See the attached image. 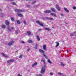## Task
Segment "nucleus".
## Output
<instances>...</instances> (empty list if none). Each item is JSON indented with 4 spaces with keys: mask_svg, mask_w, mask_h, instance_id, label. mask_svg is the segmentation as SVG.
I'll use <instances>...</instances> for the list:
<instances>
[{
    "mask_svg": "<svg viewBox=\"0 0 76 76\" xmlns=\"http://www.w3.org/2000/svg\"><path fill=\"white\" fill-rule=\"evenodd\" d=\"M43 63L45 64V65L44 66H43L41 69V73L42 74H44V73H45V70H46V64H45V61H44Z\"/></svg>",
    "mask_w": 76,
    "mask_h": 76,
    "instance_id": "obj_1",
    "label": "nucleus"
},
{
    "mask_svg": "<svg viewBox=\"0 0 76 76\" xmlns=\"http://www.w3.org/2000/svg\"><path fill=\"white\" fill-rule=\"evenodd\" d=\"M14 42H15L14 41H11L8 43V45L9 46H11V45H12L13 44Z\"/></svg>",
    "mask_w": 76,
    "mask_h": 76,
    "instance_id": "obj_2",
    "label": "nucleus"
},
{
    "mask_svg": "<svg viewBox=\"0 0 76 76\" xmlns=\"http://www.w3.org/2000/svg\"><path fill=\"white\" fill-rule=\"evenodd\" d=\"M36 22L38 24H39V25H40V26H44V24L40 23L39 21H36Z\"/></svg>",
    "mask_w": 76,
    "mask_h": 76,
    "instance_id": "obj_3",
    "label": "nucleus"
},
{
    "mask_svg": "<svg viewBox=\"0 0 76 76\" xmlns=\"http://www.w3.org/2000/svg\"><path fill=\"white\" fill-rule=\"evenodd\" d=\"M56 7L58 11H60V8L59 7L58 4H57L56 5Z\"/></svg>",
    "mask_w": 76,
    "mask_h": 76,
    "instance_id": "obj_4",
    "label": "nucleus"
},
{
    "mask_svg": "<svg viewBox=\"0 0 76 76\" xmlns=\"http://www.w3.org/2000/svg\"><path fill=\"white\" fill-rule=\"evenodd\" d=\"M47 46L46 45H44L43 46V49L45 51H46L47 50Z\"/></svg>",
    "mask_w": 76,
    "mask_h": 76,
    "instance_id": "obj_5",
    "label": "nucleus"
},
{
    "mask_svg": "<svg viewBox=\"0 0 76 76\" xmlns=\"http://www.w3.org/2000/svg\"><path fill=\"white\" fill-rule=\"evenodd\" d=\"M50 15H52L53 16V17H57V15L53 13H50Z\"/></svg>",
    "mask_w": 76,
    "mask_h": 76,
    "instance_id": "obj_6",
    "label": "nucleus"
},
{
    "mask_svg": "<svg viewBox=\"0 0 76 76\" xmlns=\"http://www.w3.org/2000/svg\"><path fill=\"white\" fill-rule=\"evenodd\" d=\"M39 51L40 53H45L44 51L41 49H39Z\"/></svg>",
    "mask_w": 76,
    "mask_h": 76,
    "instance_id": "obj_7",
    "label": "nucleus"
},
{
    "mask_svg": "<svg viewBox=\"0 0 76 76\" xmlns=\"http://www.w3.org/2000/svg\"><path fill=\"white\" fill-rule=\"evenodd\" d=\"M38 64V63H37V62H35L32 65V67H35V66H36V65H37V64Z\"/></svg>",
    "mask_w": 76,
    "mask_h": 76,
    "instance_id": "obj_8",
    "label": "nucleus"
},
{
    "mask_svg": "<svg viewBox=\"0 0 76 76\" xmlns=\"http://www.w3.org/2000/svg\"><path fill=\"white\" fill-rule=\"evenodd\" d=\"M47 19H48V20H54V19L52 18H49V17H47Z\"/></svg>",
    "mask_w": 76,
    "mask_h": 76,
    "instance_id": "obj_9",
    "label": "nucleus"
},
{
    "mask_svg": "<svg viewBox=\"0 0 76 76\" xmlns=\"http://www.w3.org/2000/svg\"><path fill=\"white\" fill-rule=\"evenodd\" d=\"M27 33L29 35H32V34H31V32L30 31H27Z\"/></svg>",
    "mask_w": 76,
    "mask_h": 76,
    "instance_id": "obj_10",
    "label": "nucleus"
},
{
    "mask_svg": "<svg viewBox=\"0 0 76 76\" xmlns=\"http://www.w3.org/2000/svg\"><path fill=\"white\" fill-rule=\"evenodd\" d=\"M51 12V11L50 10H46L44 12V13H50Z\"/></svg>",
    "mask_w": 76,
    "mask_h": 76,
    "instance_id": "obj_11",
    "label": "nucleus"
},
{
    "mask_svg": "<svg viewBox=\"0 0 76 76\" xmlns=\"http://www.w3.org/2000/svg\"><path fill=\"white\" fill-rule=\"evenodd\" d=\"M64 10L67 13H69V11L68 10H67V8L64 7Z\"/></svg>",
    "mask_w": 76,
    "mask_h": 76,
    "instance_id": "obj_12",
    "label": "nucleus"
},
{
    "mask_svg": "<svg viewBox=\"0 0 76 76\" xmlns=\"http://www.w3.org/2000/svg\"><path fill=\"white\" fill-rule=\"evenodd\" d=\"M37 39L38 41H40V38H39V36L38 35H37Z\"/></svg>",
    "mask_w": 76,
    "mask_h": 76,
    "instance_id": "obj_13",
    "label": "nucleus"
},
{
    "mask_svg": "<svg viewBox=\"0 0 76 76\" xmlns=\"http://www.w3.org/2000/svg\"><path fill=\"white\" fill-rule=\"evenodd\" d=\"M5 23L7 25H9V22L7 20H6L5 22Z\"/></svg>",
    "mask_w": 76,
    "mask_h": 76,
    "instance_id": "obj_14",
    "label": "nucleus"
},
{
    "mask_svg": "<svg viewBox=\"0 0 76 76\" xmlns=\"http://www.w3.org/2000/svg\"><path fill=\"white\" fill-rule=\"evenodd\" d=\"M50 9L51 10H52V12H56V10H55V9H54L53 8H51Z\"/></svg>",
    "mask_w": 76,
    "mask_h": 76,
    "instance_id": "obj_15",
    "label": "nucleus"
},
{
    "mask_svg": "<svg viewBox=\"0 0 76 76\" xmlns=\"http://www.w3.org/2000/svg\"><path fill=\"white\" fill-rule=\"evenodd\" d=\"M1 54L2 56H4V57H5V58H7V56H6V55L3 53H2Z\"/></svg>",
    "mask_w": 76,
    "mask_h": 76,
    "instance_id": "obj_16",
    "label": "nucleus"
},
{
    "mask_svg": "<svg viewBox=\"0 0 76 76\" xmlns=\"http://www.w3.org/2000/svg\"><path fill=\"white\" fill-rule=\"evenodd\" d=\"M15 12H19V10L18 9H15Z\"/></svg>",
    "mask_w": 76,
    "mask_h": 76,
    "instance_id": "obj_17",
    "label": "nucleus"
},
{
    "mask_svg": "<svg viewBox=\"0 0 76 76\" xmlns=\"http://www.w3.org/2000/svg\"><path fill=\"white\" fill-rule=\"evenodd\" d=\"M48 63H50V64H51V63H52V62L50 61V59H48Z\"/></svg>",
    "mask_w": 76,
    "mask_h": 76,
    "instance_id": "obj_18",
    "label": "nucleus"
},
{
    "mask_svg": "<svg viewBox=\"0 0 76 76\" xmlns=\"http://www.w3.org/2000/svg\"><path fill=\"white\" fill-rule=\"evenodd\" d=\"M18 16H19L20 17H22V16H23L22 14H18Z\"/></svg>",
    "mask_w": 76,
    "mask_h": 76,
    "instance_id": "obj_19",
    "label": "nucleus"
},
{
    "mask_svg": "<svg viewBox=\"0 0 76 76\" xmlns=\"http://www.w3.org/2000/svg\"><path fill=\"white\" fill-rule=\"evenodd\" d=\"M28 43H32V42L33 41L31 40H28Z\"/></svg>",
    "mask_w": 76,
    "mask_h": 76,
    "instance_id": "obj_20",
    "label": "nucleus"
},
{
    "mask_svg": "<svg viewBox=\"0 0 76 76\" xmlns=\"http://www.w3.org/2000/svg\"><path fill=\"white\" fill-rule=\"evenodd\" d=\"M59 44H60V43H59V42H56V47H58V45H59Z\"/></svg>",
    "mask_w": 76,
    "mask_h": 76,
    "instance_id": "obj_21",
    "label": "nucleus"
},
{
    "mask_svg": "<svg viewBox=\"0 0 76 76\" xmlns=\"http://www.w3.org/2000/svg\"><path fill=\"white\" fill-rule=\"evenodd\" d=\"M6 28V26L2 25V26H1V28Z\"/></svg>",
    "mask_w": 76,
    "mask_h": 76,
    "instance_id": "obj_22",
    "label": "nucleus"
},
{
    "mask_svg": "<svg viewBox=\"0 0 76 76\" xmlns=\"http://www.w3.org/2000/svg\"><path fill=\"white\" fill-rule=\"evenodd\" d=\"M75 35V34H71L70 36H71V37H73V36H75V35ZM75 36H76V34H75Z\"/></svg>",
    "mask_w": 76,
    "mask_h": 76,
    "instance_id": "obj_23",
    "label": "nucleus"
},
{
    "mask_svg": "<svg viewBox=\"0 0 76 76\" xmlns=\"http://www.w3.org/2000/svg\"><path fill=\"white\" fill-rule=\"evenodd\" d=\"M43 57H45V58H46V59H47V58H48L47 56H46V55H45V54H43Z\"/></svg>",
    "mask_w": 76,
    "mask_h": 76,
    "instance_id": "obj_24",
    "label": "nucleus"
},
{
    "mask_svg": "<svg viewBox=\"0 0 76 76\" xmlns=\"http://www.w3.org/2000/svg\"><path fill=\"white\" fill-rule=\"evenodd\" d=\"M24 11V10H19V12H23Z\"/></svg>",
    "mask_w": 76,
    "mask_h": 76,
    "instance_id": "obj_25",
    "label": "nucleus"
},
{
    "mask_svg": "<svg viewBox=\"0 0 76 76\" xmlns=\"http://www.w3.org/2000/svg\"><path fill=\"white\" fill-rule=\"evenodd\" d=\"M45 30H47L48 31H50V29L49 28H45Z\"/></svg>",
    "mask_w": 76,
    "mask_h": 76,
    "instance_id": "obj_26",
    "label": "nucleus"
},
{
    "mask_svg": "<svg viewBox=\"0 0 76 76\" xmlns=\"http://www.w3.org/2000/svg\"><path fill=\"white\" fill-rule=\"evenodd\" d=\"M17 23H18V24H20V21H19V20H18V21H17Z\"/></svg>",
    "mask_w": 76,
    "mask_h": 76,
    "instance_id": "obj_27",
    "label": "nucleus"
},
{
    "mask_svg": "<svg viewBox=\"0 0 76 76\" xmlns=\"http://www.w3.org/2000/svg\"><path fill=\"white\" fill-rule=\"evenodd\" d=\"M23 23L24 25H26V22L25 20L23 21Z\"/></svg>",
    "mask_w": 76,
    "mask_h": 76,
    "instance_id": "obj_28",
    "label": "nucleus"
},
{
    "mask_svg": "<svg viewBox=\"0 0 76 76\" xmlns=\"http://www.w3.org/2000/svg\"><path fill=\"white\" fill-rule=\"evenodd\" d=\"M12 5H16V3L15 2H13L12 3Z\"/></svg>",
    "mask_w": 76,
    "mask_h": 76,
    "instance_id": "obj_29",
    "label": "nucleus"
},
{
    "mask_svg": "<svg viewBox=\"0 0 76 76\" xmlns=\"http://www.w3.org/2000/svg\"><path fill=\"white\" fill-rule=\"evenodd\" d=\"M10 60L11 61V62H13V61H15V60L13 59H11Z\"/></svg>",
    "mask_w": 76,
    "mask_h": 76,
    "instance_id": "obj_30",
    "label": "nucleus"
},
{
    "mask_svg": "<svg viewBox=\"0 0 76 76\" xmlns=\"http://www.w3.org/2000/svg\"><path fill=\"white\" fill-rule=\"evenodd\" d=\"M22 56H23L22 55H20L19 57V58H22Z\"/></svg>",
    "mask_w": 76,
    "mask_h": 76,
    "instance_id": "obj_31",
    "label": "nucleus"
},
{
    "mask_svg": "<svg viewBox=\"0 0 76 76\" xmlns=\"http://www.w3.org/2000/svg\"><path fill=\"white\" fill-rule=\"evenodd\" d=\"M11 19L12 21H14V18H11Z\"/></svg>",
    "mask_w": 76,
    "mask_h": 76,
    "instance_id": "obj_32",
    "label": "nucleus"
},
{
    "mask_svg": "<svg viewBox=\"0 0 76 76\" xmlns=\"http://www.w3.org/2000/svg\"><path fill=\"white\" fill-rule=\"evenodd\" d=\"M61 64L62 66H64V64H63V63L61 62Z\"/></svg>",
    "mask_w": 76,
    "mask_h": 76,
    "instance_id": "obj_33",
    "label": "nucleus"
},
{
    "mask_svg": "<svg viewBox=\"0 0 76 76\" xmlns=\"http://www.w3.org/2000/svg\"><path fill=\"white\" fill-rule=\"evenodd\" d=\"M58 75H63V73H61L60 72H59L58 73Z\"/></svg>",
    "mask_w": 76,
    "mask_h": 76,
    "instance_id": "obj_34",
    "label": "nucleus"
},
{
    "mask_svg": "<svg viewBox=\"0 0 76 76\" xmlns=\"http://www.w3.org/2000/svg\"><path fill=\"white\" fill-rule=\"evenodd\" d=\"M73 9L75 10L76 9V7H75V6L73 7Z\"/></svg>",
    "mask_w": 76,
    "mask_h": 76,
    "instance_id": "obj_35",
    "label": "nucleus"
},
{
    "mask_svg": "<svg viewBox=\"0 0 76 76\" xmlns=\"http://www.w3.org/2000/svg\"><path fill=\"white\" fill-rule=\"evenodd\" d=\"M7 62L8 63H11L10 60H9L8 61H7Z\"/></svg>",
    "mask_w": 76,
    "mask_h": 76,
    "instance_id": "obj_36",
    "label": "nucleus"
},
{
    "mask_svg": "<svg viewBox=\"0 0 76 76\" xmlns=\"http://www.w3.org/2000/svg\"><path fill=\"white\" fill-rule=\"evenodd\" d=\"M29 50H30V49H27V51H29Z\"/></svg>",
    "mask_w": 76,
    "mask_h": 76,
    "instance_id": "obj_37",
    "label": "nucleus"
},
{
    "mask_svg": "<svg viewBox=\"0 0 76 76\" xmlns=\"http://www.w3.org/2000/svg\"><path fill=\"white\" fill-rule=\"evenodd\" d=\"M36 3V1H34L33 2H32V4H34Z\"/></svg>",
    "mask_w": 76,
    "mask_h": 76,
    "instance_id": "obj_38",
    "label": "nucleus"
},
{
    "mask_svg": "<svg viewBox=\"0 0 76 76\" xmlns=\"http://www.w3.org/2000/svg\"><path fill=\"white\" fill-rule=\"evenodd\" d=\"M44 61H45V60H43V59H42L41 60V61H42V62Z\"/></svg>",
    "mask_w": 76,
    "mask_h": 76,
    "instance_id": "obj_39",
    "label": "nucleus"
},
{
    "mask_svg": "<svg viewBox=\"0 0 76 76\" xmlns=\"http://www.w3.org/2000/svg\"><path fill=\"white\" fill-rule=\"evenodd\" d=\"M15 33H16V34H18V31L17 30L15 31Z\"/></svg>",
    "mask_w": 76,
    "mask_h": 76,
    "instance_id": "obj_40",
    "label": "nucleus"
},
{
    "mask_svg": "<svg viewBox=\"0 0 76 76\" xmlns=\"http://www.w3.org/2000/svg\"><path fill=\"white\" fill-rule=\"evenodd\" d=\"M76 33V31H74L73 32V34H74V35Z\"/></svg>",
    "mask_w": 76,
    "mask_h": 76,
    "instance_id": "obj_41",
    "label": "nucleus"
},
{
    "mask_svg": "<svg viewBox=\"0 0 76 76\" xmlns=\"http://www.w3.org/2000/svg\"><path fill=\"white\" fill-rule=\"evenodd\" d=\"M27 7H28V8L30 7H31V6H30V5H28L27 6Z\"/></svg>",
    "mask_w": 76,
    "mask_h": 76,
    "instance_id": "obj_42",
    "label": "nucleus"
},
{
    "mask_svg": "<svg viewBox=\"0 0 76 76\" xmlns=\"http://www.w3.org/2000/svg\"><path fill=\"white\" fill-rule=\"evenodd\" d=\"M11 28L12 29H14V28H13V27H11Z\"/></svg>",
    "mask_w": 76,
    "mask_h": 76,
    "instance_id": "obj_43",
    "label": "nucleus"
},
{
    "mask_svg": "<svg viewBox=\"0 0 76 76\" xmlns=\"http://www.w3.org/2000/svg\"><path fill=\"white\" fill-rule=\"evenodd\" d=\"M38 76H42V75H41V74H40V75H39Z\"/></svg>",
    "mask_w": 76,
    "mask_h": 76,
    "instance_id": "obj_44",
    "label": "nucleus"
},
{
    "mask_svg": "<svg viewBox=\"0 0 76 76\" xmlns=\"http://www.w3.org/2000/svg\"><path fill=\"white\" fill-rule=\"evenodd\" d=\"M37 43H36V46H35V47H37Z\"/></svg>",
    "mask_w": 76,
    "mask_h": 76,
    "instance_id": "obj_45",
    "label": "nucleus"
},
{
    "mask_svg": "<svg viewBox=\"0 0 76 76\" xmlns=\"http://www.w3.org/2000/svg\"><path fill=\"white\" fill-rule=\"evenodd\" d=\"M18 76H22V75H20V74H18Z\"/></svg>",
    "mask_w": 76,
    "mask_h": 76,
    "instance_id": "obj_46",
    "label": "nucleus"
},
{
    "mask_svg": "<svg viewBox=\"0 0 76 76\" xmlns=\"http://www.w3.org/2000/svg\"><path fill=\"white\" fill-rule=\"evenodd\" d=\"M8 30L9 31H11V29H10V28H8Z\"/></svg>",
    "mask_w": 76,
    "mask_h": 76,
    "instance_id": "obj_47",
    "label": "nucleus"
},
{
    "mask_svg": "<svg viewBox=\"0 0 76 76\" xmlns=\"http://www.w3.org/2000/svg\"><path fill=\"white\" fill-rule=\"evenodd\" d=\"M69 50H66V51H67V53H69Z\"/></svg>",
    "mask_w": 76,
    "mask_h": 76,
    "instance_id": "obj_48",
    "label": "nucleus"
},
{
    "mask_svg": "<svg viewBox=\"0 0 76 76\" xmlns=\"http://www.w3.org/2000/svg\"><path fill=\"white\" fill-rule=\"evenodd\" d=\"M21 43H25V42H23V41H22L21 42Z\"/></svg>",
    "mask_w": 76,
    "mask_h": 76,
    "instance_id": "obj_49",
    "label": "nucleus"
},
{
    "mask_svg": "<svg viewBox=\"0 0 76 76\" xmlns=\"http://www.w3.org/2000/svg\"><path fill=\"white\" fill-rule=\"evenodd\" d=\"M50 74L51 75H53V73H50Z\"/></svg>",
    "mask_w": 76,
    "mask_h": 76,
    "instance_id": "obj_50",
    "label": "nucleus"
},
{
    "mask_svg": "<svg viewBox=\"0 0 76 76\" xmlns=\"http://www.w3.org/2000/svg\"><path fill=\"white\" fill-rule=\"evenodd\" d=\"M1 15H3V13H1Z\"/></svg>",
    "mask_w": 76,
    "mask_h": 76,
    "instance_id": "obj_51",
    "label": "nucleus"
},
{
    "mask_svg": "<svg viewBox=\"0 0 76 76\" xmlns=\"http://www.w3.org/2000/svg\"><path fill=\"white\" fill-rule=\"evenodd\" d=\"M61 16H63V14H61Z\"/></svg>",
    "mask_w": 76,
    "mask_h": 76,
    "instance_id": "obj_52",
    "label": "nucleus"
},
{
    "mask_svg": "<svg viewBox=\"0 0 76 76\" xmlns=\"http://www.w3.org/2000/svg\"><path fill=\"white\" fill-rule=\"evenodd\" d=\"M41 29H39V31H41Z\"/></svg>",
    "mask_w": 76,
    "mask_h": 76,
    "instance_id": "obj_53",
    "label": "nucleus"
},
{
    "mask_svg": "<svg viewBox=\"0 0 76 76\" xmlns=\"http://www.w3.org/2000/svg\"><path fill=\"white\" fill-rule=\"evenodd\" d=\"M35 49H37V47H35Z\"/></svg>",
    "mask_w": 76,
    "mask_h": 76,
    "instance_id": "obj_54",
    "label": "nucleus"
},
{
    "mask_svg": "<svg viewBox=\"0 0 76 76\" xmlns=\"http://www.w3.org/2000/svg\"><path fill=\"white\" fill-rule=\"evenodd\" d=\"M9 1H13V0H8Z\"/></svg>",
    "mask_w": 76,
    "mask_h": 76,
    "instance_id": "obj_55",
    "label": "nucleus"
},
{
    "mask_svg": "<svg viewBox=\"0 0 76 76\" xmlns=\"http://www.w3.org/2000/svg\"><path fill=\"white\" fill-rule=\"evenodd\" d=\"M52 28L54 29V26L52 27Z\"/></svg>",
    "mask_w": 76,
    "mask_h": 76,
    "instance_id": "obj_56",
    "label": "nucleus"
}]
</instances>
